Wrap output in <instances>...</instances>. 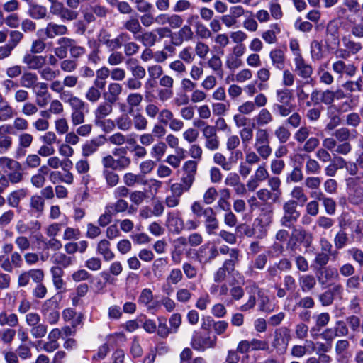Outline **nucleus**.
Returning a JSON list of instances; mask_svg holds the SVG:
<instances>
[{"label":"nucleus","instance_id":"nucleus-38","mask_svg":"<svg viewBox=\"0 0 363 363\" xmlns=\"http://www.w3.org/2000/svg\"><path fill=\"white\" fill-rule=\"evenodd\" d=\"M128 113H123L116 119L117 128L122 131H129L132 129L133 118Z\"/></svg>","mask_w":363,"mask_h":363},{"label":"nucleus","instance_id":"nucleus-40","mask_svg":"<svg viewBox=\"0 0 363 363\" xmlns=\"http://www.w3.org/2000/svg\"><path fill=\"white\" fill-rule=\"evenodd\" d=\"M26 190L23 189L11 192L7 197L8 204L13 208L18 207L20 203V201L26 197Z\"/></svg>","mask_w":363,"mask_h":363},{"label":"nucleus","instance_id":"nucleus-48","mask_svg":"<svg viewBox=\"0 0 363 363\" xmlns=\"http://www.w3.org/2000/svg\"><path fill=\"white\" fill-rule=\"evenodd\" d=\"M350 241L347 233L342 229L340 230L334 238V245L337 250L345 247Z\"/></svg>","mask_w":363,"mask_h":363},{"label":"nucleus","instance_id":"nucleus-25","mask_svg":"<svg viewBox=\"0 0 363 363\" xmlns=\"http://www.w3.org/2000/svg\"><path fill=\"white\" fill-rule=\"evenodd\" d=\"M28 15L35 20H40L44 19L47 16V8L44 6L32 3V1L28 4Z\"/></svg>","mask_w":363,"mask_h":363},{"label":"nucleus","instance_id":"nucleus-56","mask_svg":"<svg viewBox=\"0 0 363 363\" xmlns=\"http://www.w3.org/2000/svg\"><path fill=\"white\" fill-rule=\"evenodd\" d=\"M9 40L7 43L13 50L18 46V45L22 41L24 38V35L22 32L17 30H12L9 32Z\"/></svg>","mask_w":363,"mask_h":363},{"label":"nucleus","instance_id":"nucleus-1","mask_svg":"<svg viewBox=\"0 0 363 363\" xmlns=\"http://www.w3.org/2000/svg\"><path fill=\"white\" fill-rule=\"evenodd\" d=\"M298 203L295 200H288L283 204V214L279 220L282 227L294 228L295 223L301 216V213L297 210Z\"/></svg>","mask_w":363,"mask_h":363},{"label":"nucleus","instance_id":"nucleus-22","mask_svg":"<svg viewBox=\"0 0 363 363\" xmlns=\"http://www.w3.org/2000/svg\"><path fill=\"white\" fill-rule=\"evenodd\" d=\"M68 29L65 25H60L52 22L47 24L45 28V33L48 38H54L57 35H65Z\"/></svg>","mask_w":363,"mask_h":363},{"label":"nucleus","instance_id":"nucleus-4","mask_svg":"<svg viewBox=\"0 0 363 363\" xmlns=\"http://www.w3.org/2000/svg\"><path fill=\"white\" fill-rule=\"evenodd\" d=\"M50 9L53 15L58 16L62 21H74L79 16L77 11L71 10L59 1L50 4Z\"/></svg>","mask_w":363,"mask_h":363},{"label":"nucleus","instance_id":"nucleus-32","mask_svg":"<svg viewBox=\"0 0 363 363\" xmlns=\"http://www.w3.org/2000/svg\"><path fill=\"white\" fill-rule=\"evenodd\" d=\"M18 325V318L16 313H9L6 311L0 313V325H8L10 328L16 327Z\"/></svg>","mask_w":363,"mask_h":363},{"label":"nucleus","instance_id":"nucleus-8","mask_svg":"<svg viewBox=\"0 0 363 363\" xmlns=\"http://www.w3.org/2000/svg\"><path fill=\"white\" fill-rule=\"evenodd\" d=\"M194 36V31L190 26L184 25L177 32L171 35V43L175 46H179L184 41L191 40Z\"/></svg>","mask_w":363,"mask_h":363},{"label":"nucleus","instance_id":"nucleus-64","mask_svg":"<svg viewBox=\"0 0 363 363\" xmlns=\"http://www.w3.org/2000/svg\"><path fill=\"white\" fill-rule=\"evenodd\" d=\"M196 35L201 39H208L212 36L211 31L203 23H197L194 26Z\"/></svg>","mask_w":363,"mask_h":363},{"label":"nucleus","instance_id":"nucleus-26","mask_svg":"<svg viewBox=\"0 0 363 363\" xmlns=\"http://www.w3.org/2000/svg\"><path fill=\"white\" fill-rule=\"evenodd\" d=\"M111 243L108 240L103 239L97 244V252L102 255L105 261H110L115 257L114 253L111 250Z\"/></svg>","mask_w":363,"mask_h":363},{"label":"nucleus","instance_id":"nucleus-12","mask_svg":"<svg viewBox=\"0 0 363 363\" xmlns=\"http://www.w3.org/2000/svg\"><path fill=\"white\" fill-rule=\"evenodd\" d=\"M23 63L31 70H40L46 64V57L43 55L26 54L23 57Z\"/></svg>","mask_w":363,"mask_h":363},{"label":"nucleus","instance_id":"nucleus-58","mask_svg":"<svg viewBox=\"0 0 363 363\" xmlns=\"http://www.w3.org/2000/svg\"><path fill=\"white\" fill-rule=\"evenodd\" d=\"M292 200L305 203L308 201V196L302 186H296L293 188L291 192Z\"/></svg>","mask_w":363,"mask_h":363},{"label":"nucleus","instance_id":"nucleus-39","mask_svg":"<svg viewBox=\"0 0 363 363\" xmlns=\"http://www.w3.org/2000/svg\"><path fill=\"white\" fill-rule=\"evenodd\" d=\"M51 261L53 264L67 268L73 263V258L66 255L62 252H56L52 257Z\"/></svg>","mask_w":363,"mask_h":363},{"label":"nucleus","instance_id":"nucleus-17","mask_svg":"<svg viewBox=\"0 0 363 363\" xmlns=\"http://www.w3.org/2000/svg\"><path fill=\"white\" fill-rule=\"evenodd\" d=\"M122 91L123 87L121 84L112 82L108 84L107 91L103 94V96L105 100L115 104L119 100Z\"/></svg>","mask_w":363,"mask_h":363},{"label":"nucleus","instance_id":"nucleus-46","mask_svg":"<svg viewBox=\"0 0 363 363\" xmlns=\"http://www.w3.org/2000/svg\"><path fill=\"white\" fill-rule=\"evenodd\" d=\"M102 175L106 181V185L113 188L119 183V175L114 170L104 169Z\"/></svg>","mask_w":363,"mask_h":363},{"label":"nucleus","instance_id":"nucleus-5","mask_svg":"<svg viewBox=\"0 0 363 363\" xmlns=\"http://www.w3.org/2000/svg\"><path fill=\"white\" fill-rule=\"evenodd\" d=\"M218 256V250L215 245L209 243L201 245L196 253L197 261L201 264H208Z\"/></svg>","mask_w":363,"mask_h":363},{"label":"nucleus","instance_id":"nucleus-53","mask_svg":"<svg viewBox=\"0 0 363 363\" xmlns=\"http://www.w3.org/2000/svg\"><path fill=\"white\" fill-rule=\"evenodd\" d=\"M0 164L7 168L11 172L16 170H22V167L18 161L6 157H0Z\"/></svg>","mask_w":363,"mask_h":363},{"label":"nucleus","instance_id":"nucleus-11","mask_svg":"<svg viewBox=\"0 0 363 363\" xmlns=\"http://www.w3.org/2000/svg\"><path fill=\"white\" fill-rule=\"evenodd\" d=\"M182 170L184 174L181 178V182H183L191 186L195 180V175L197 170V162L194 160L186 161L182 167Z\"/></svg>","mask_w":363,"mask_h":363},{"label":"nucleus","instance_id":"nucleus-6","mask_svg":"<svg viewBox=\"0 0 363 363\" xmlns=\"http://www.w3.org/2000/svg\"><path fill=\"white\" fill-rule=\"evenodd\" d=\"M41 313L45 320L51 324H55L60 318L57 301L48 299L42 306Z\"/></svg>","mask_w":363,"mask_h":363},{"label":"nucleus","instance_id":"nucleus-14","mask_svg":"<svg viewBox=\"0 0 363 363\" xmlns=\"http://www.w3.org/2000/svg\"><path fill=\"white\" fill-rule=\"evenodd\" d=\"M295 69L294 71L303 79L311 77L313 74L312 67L307 64L301 55H298L294 58Z\"/></svg>","mask_w":363,"mask_h":363},{"label":"nucleus","instance_id":"nucleus-54","mask_svg":"<svg viewBox=\"0 0 363 363\" xmlns=\"http://www.w3.org/2000/svg\"><path fill=\"white\" fill-rule=\"evenodd\" d=\"M107 206L109 208L111 213L116 215L127 211L128 208V203L123 199H119L116 201V203L109 204Z\"/></svg>","mask_w":363,"mask_h":363},{"label":"nucleus","instance_id":"nucleus-16","mask_svg":"<svg viewBox=\"0 0 363 363\" xmlns=\"http://www.w3.org/2000/svg\"><path fill=\"white\" fill-rule=\"evenodd\" d=\"M311 198H314L318 201H321L325 208V212L329 215H333L336 209L335 201L331 199L326 197L321 191H311L310 194Z\"/></svg>","mask_w":363,"mask_h":363},{"label":"nucleus","instance_id":"nucleus-19","mask_svg":"<svg viewBox=\"0 0 363 363\" xmlns=\"http://www.w3.org/2000/svg\"><path fill=\"white\" fill-rule=\"evenodd\" d=\"M269 57L272 61V65L278 69L282 70L285 67L286 56L284 52L280 48L272 49L269 52Z\"/></svg>","mask_w":363,"mask_h":363},{"label":"nucleus","instance_id":"nucleus-36","mask_svg":"<svg viewBox=\"0 0 363 363\" xmlns=\"http://www.w3.org/2000/svg\"><path fill=\"white\" fill-rule=\"evenodd\" d=\"M306 173L308 175H316L320 174L321 171V166L318 161L315 159L311 158L309 155H306Z\"/></svg>","mask_w":363,"mask_h":363},{"label":"nucleus","instance_id":"nucleus-61","mask_svg":"<svg viewBox=\"0 0 363 363\" xmlns=\"http://www.w3.org/2000/svg\"><path fill=\"white\" fill-rule=\"evenodd\" d=\"M274 111H277L281 117L289 116L294 111V106L290 104H274L273 105Z\"/></svg>","mask_w":363,"mask_h":363},{"label":"nucleus","instance_id":"nucleus-23","mask_svg":"<svg viewBox=\"0 0 363 363\" xmlns=\"http://www.w3.org/2000/svg\"><path fill=\"white\" fill-rule=\"evenodd\" d=\"M38 83V77L35 73L26 72L21 76L20 84L23 88L35 90Z\"/></svg>","mask_w":363,"mask_h":363},{"label":"nucleus","instance_id":"nucleus-3","mask_svg":"<svg viewBox=\"0 0 363 363\" xmlns=\"http://www.w3.org/2000/svg\"><path fill=\"white\" fill-rule=\"evenodd\" d=\"M217 345V337L216 335L203 336L200 333H196L191 341V347L198 351H204L206 349L214 348Z\"/></svg>","mask_w":363,"mask_h":363},{"label":"nucleus","instance_id":"nucleus-31","mask_svg":"<svg viewBox=\"0 0 363 363\" xmlns=\"http://www.w3.org/2000/svg\"><path fill=\"white\" fill-rule=\"evenodd\" d=\"M123 28L131 33L134 35L135 38H136V36H138L143 30L139 20L133 16L130 17L123 23Z\"/></svg>","mask_w":363,"mask_h":363},{"label":"nucleus","instance_id":"nucleus-21","mask_svg":"<svg viewBox=\"0 0 363 363\" xmlns=\"http://www.w3.org/2000/svg\"><path fill=\"white\" fill-rule=\"evenodd\" d=\"M333 70L340 74H345L349 77L355 74L357 68L353 64H346L342 60H337L333 64Z\"/></svg>","mask_w":363,"mask_h":363},{"label":"nucleus","instance_id":"nucleus-41","mask_svg":"<svg viewBox=\"0 0 363 363\" xmlns=\"http://www.w3.org/2000/svg\"><path fill=\"white\" fill-rule=\"evenodd\" d=\"M255 123H252L251 126L242 128L240 132V140L244 147H247L252 140Z\"/></svg>","mask_w":363,"mask_h":363},{"label":"nucleus","instance_id":"nucleus-35","mask_svg":"<svg viewBox=\"0 0 363 363\" xmlns=\"http://www.w3.org/2000/svg\"><path fill=\"white\" fill-rule=\"evenodd\" d=\"M316 285V280L312 274H305L299 277V286L303 292L311 291Z\"/></svg>","mask_w":363,"mask_h":363},{"label":"nucleus","instance_id":"nucleus-43","mask_svg":"<svg viewBox=\"0 0 363 363\" xmlns=\"http://www.w3.org/2000/svg\"><path fill=\"white\" fill-rule=\"evenodd\" d=\"M344 47L351 53V55H356L362 49V45L359 42H356L350 37L344 36L342 38Z\"/></svg>","mask_w":363,"mask_h":363},{"label":"nucleus","instance_id":"nucleus-57","mask_svg":"<svg viewBox=\"0 0 363 363\" xmlns=\"http://www.w3.org/2000/svg\"><path fill=\"white\" fill-rule=\"evenodd\" d=\"M269 143V133L267 129L258 128L255 134L254 146Z\"/></svg>","mask_w":363,"mask_h":363},{"label":"nucleus","instance_id":"nucleus-59","mask_svg":"<svg viewBox=\"0 0 363 363\" xmlns=\"http://www.w3.org/2000/svg\"><path fill=\"white\" fill-rule=\"evenodd\" d=\"M268 186L270 187L271 190L273 191L274 193V201L279 199L281 194L280 186H281V180L277 177H272L268 179Z\"/></svg>","mask_w":363,"mask_h":363},{"label":"nucleus","instance_id":"nucleus-20","mask_svg":"<svg viewBox=\"0 0 363 363\" xmlns=\"http://www.w3.org/2000/svg\"><path fill=\"white\" fill-rule=\"evenodd\" d=\"M338 277V272L336 269L332 267H323L317 270V278L320 284H325L328 281Z\"/></svg>","mask_w":363,"mask_h":363},{"label":"nucleus","instance_id":"nucleus-44","mask_svg":"<svg viewBox=\"0 0 363 363\" xmlns=\"http://www.w3.org/2000/svg\"><path fill=\"white\" fill-rule=\"evenodd\" d=\"M167 149V146L166 143L162 141H159L152 147L150 155L156 161H160L165 154Z\"/></svg>","mask_w":363,"mask_h":363},{"label":"nucleus","instance_id":"nucleus-24","mask_svg":"<svg viewBox=\"0 0 363 363\" xmlns=\"http://www.w3.org/2000/svg\"><path fill=\"white\" fill-rule=\"evenodd\" d=\"M267 260V256L265 254H260L257 255L252 262V265L248 267V268L245 271V274L248 277H252L254 274H256L255 269L258 270L263 269L266 266Z\"/></svg>","mask_w":363,"mask_h":363},{"label":"nucleus","instance_id":"nucleus-37","mask_svg":"<svg viewBox=\"0 0 363 363\" xmlns=\"http://www.w3.org/2000/svg\"><path fill=\"white\" fill-rule=\"evenodd\" d=\"M15 110L6 101L0 105V122H6L12 119L15 116Z\"/></svg>","mask_w":363,"mask_h":363},{"label":"nucleus","instance_id":"nucleus-63","mask_svg":"<svg viewBox=\"0 0 363 363\" xmlns=\"http://www.w3.org/2000/svg\"><path fill=\"white\" fill-rule=\"evenodd\" d=\"M274 135L279 143H285L290 138L291 133L286 127L281 125L274 130Z\"/></svg>","mask_w":363,"mask_h":363},{"label":"nucleus","instance_id":"nucleus-9","mask_svg":"<svg viewBox=\"0 0 363 363\" xmlns=\"http://www.w3.org/2000/svg\"><path fill=\"white\" fill-rule=\"evenodd\" d=\"M357 178L350 179L352 184L350 189L348 201L352 205L362 207L363 186L357 183Z\"/></svg>","mask_w":363,"mask_h":363},{"label":"nucleus","instance_id":"nucleus-50","mask_svg":"<svg viewBox=\"0 0 363 363\" xmlns=\"http://www.w3.org/2000/svg\"><path fill=\"white\" fill-rule=\"evenodd\" d=\"M191 187V186L184 183L183 182H181L180 183H174L170 186V191L172 192L171 195L180 199V197L183 195V194L188 191Z\"/></svg>","mask_w":363,"mask_h":363},{"label":"nucleus","instance_id":"nucleus-60","mask_svg":"<svg viewBox=\"0 0 363 363\" xmlns=\"http://www.w3.org/2000/svg\"><path fill=\"white\" fill-rule=\"evenodd\" d=\"M125 57L121 52L115 50L108 57V63L111 66H117L125 62Z\"/></svg>","mask_w":363,"mask_h":363},{"label":"nucleus","instance_id":"nucleus-29","mask_svg":"<svg viewBox=\"0 0 363 363\" xmlns=\"http://www.w3.org/2000/svg\"><path fill=\"white\" fill-rule=\"evenodd\" d=\"M113 104L106 100L100 103L94 111L96 119H103L109 116L113 111Z\"/></svg>","mask_w":363,"mask_h":363},{"label":"nucleus","instance_id":"nucleus-27","mask_svg":"<svg viewBox=\"0 0 363 363\" xmlns=\"http://www.w3.org/2000/svg\"><path fill=\"white\" fill-rule=\"evenodd\" d=\"M327 38L325 40L328 47L331 44L337 45L339 43L338 28L335 23L330 21L326 27Z\"/></svg>","mask_w":363,"mask_h":363},{"label":"nucleus","instance_id":"nucleus-51","mask_svg":"<svg viewBox=\"0 0 363 363\" xmlns=\"http://www.w3.org/2000/svg\"><path fill=\"white\" fill-rule=\"evenodd\" d=\"M330 260V255L328 253L320 252H318L313 260L314 269L318 270L325 267Z\"/></svg>","mask_w":363,"mask_h":363},{"label":"nucleus","instance_id":"nucleus-28","mask_svg":"<svg viewBox=\"0 0 363 363\" xmlns=\"http://www.w3.org/2000/svg\"><path fill=\"white\" fill-rule=\"evenodd\" d=\"M132 118V128L138 131H143L147 129L148 125V121L145 116H144L139 111H133L132 113H129Z\"/></svg>","mask_w":363,"mask_h":363},{"label":"nucleus","instance_id":"nucleus-42","mask_svg":"<svg viewBox=\"0 0 363 363\" xmlns=\"http://www.w3.org/2000/svg\"><path fill=\"white\" fill-rule=\"evenodd\" d=\"M143 96L140 93L133 92L128 95L126 102L128 106V113H132L134 108L140 106Z\"/></svg>","mask_w":363,"mask_h":363},{"label":"nucleus","instance_id":"nucleus-47","mask_svg":"<svg viewBox=\"0 0 363 363\" xmlns=\"http://www.w3.org/2000/svg\"><path fill=\"white\" fill-rule=\"evenodd\" d=\"M276 99L277 104H290L293 99L292 91L288 89H278L276 91Z\"/></svg>","mask_w":363,"mask_h":363},{"label":"nucleus","instance_id":"nucleus-33","mask_svg":"<svg viewBox=\"0 0 363 363\" xmlns=\"http://www.w3.org/2000/svg\"><path fill=\"white\" fill-rule=\"evenodd\" d=\"M255 125L264 126L274 121L272 113L267 108H262L255 118Z\"/></svg>","mask_w":363,"mask_h":363},{"label":"nucleus","instance_id":"nucleus-7","mask_svg":"<svg viewBox=\"0 0 363 363\" xmlns=\"http://www.w3.org/2000/svg\"><path fill=\"white\" fill-rule=\"evenodd\" d=\"M203 223L206 233L208 235H214L219 228V220L217 218L216 212L211 208H206V213L203 216Z\"/></svg>","mask_w":363,"mask_h":363},{"label":"nucleus","instance_id":"nucleus-10","mask_svg":"<svg viewBox=\"0 0 363 363\" xmlns=\"http://www.w3.org/2000/svg\"><path fill=\"white\" fill-rule=\"evenodd\" d=\"M13 127L10 124L0 125V152H6L12 146L13 139L9 135Z\"/></svg>","mask_w":363,"mask_h":363},{"label":"nucleus","instance_id":"nucleus-49","mask_svg":"<svg viewBox=\"0 0 363 363\" xmlns=\"http://www.w3.org/2000/svg\"><path fill=\"white\" fill-rule=\"evenodd\" d=\"M239 250L238 249H232L230 259H226L222 268L227 272L230 273L234 271L235 263L238 261Z\"/></svg>","mask_w":363,"mask_h":363},{"label":"nucleus","instance_id":"nucleus-2","mask_svg":"<svg viewBox=\"0 0 363 363\" xmlns=\"http://www.w3.org/2000/svg\"><path fill=\"white\" fill-rule=\"evenodd\" d=\"M272 223V212L261 215L253 223L254 237L257 239H263L267 235L268 228Z\"/></svg>","mask_w":363,"mask_h":363},{"label":"nucleus","instance_id":"nucleus-34","mask_svg":"<svg viewBox=\"0 0 363 363\" xmlns=\"http://www.w3.org/2000/svg\"><path fill=\"white\" fill-rule=\"evenodd\" d=\"M30 207L33 213L37 216L43 214L45 208L44 199L40 195H33L30 197Z\"/></svg>","mask_w":363,"mask_h":363},{"label":"nucleus","instance_id":"nucleus-15","mask_svg":"<svg viewBox=\"0 0 363 363\" xmlns=\"http://www.w3.org/2000/svg\"><path fill=\"white\" fill-rule=\"evenodd\" d=\"M291 240H295L299 243H303L306 247H308L311 245V243L313 240V235L308 232H307L305 229L300 228H296L294 227Z\"/></svg>","mask_w":363,"mask_h":363},{"label":"nucleus","instance_id":"nucleus-55","mask_svg":"<svg viewBox=\"0 0 363 363\" xmlns=\"http://www.w3.org/2000/svg\"><path fill=\"white\" fill-rule=\"evenodd\" d=\"M183 277L182 271L179 268H174L169 272L166 281L169 284L176 285L183 279Z\"/></svg>","mask_w":363,"mask_h":363},{"label":"nucleus","instance_id":"nucleus-45","mask_svg":"<svg viewBox=\"0 0 363 363\" xmlns=\"http://www.w3.org/2000/svg\"><path fill=\"white\" fill-rule=\"evenodd\" d=\"M100 142L96 139L87 141L83 145L82 152L84 157H89L96 152L98 148L101 146Z\"/></svg>","mask_w":363,"mask_h":363},{"label":"nucleus","instance_id":"nucleus-13","mask_svg":"<svg viewBox=\"0 0 363 363\" xmlns=\"http://www.w3.org/2000/svg\"><path fill=\"white\" fill-rule=\"evenodd\" d=\"M291 340L290 330L287 328L277 329L274 332V338L272 346L276 349L282 347L285 349Z\"/></svg>","mask_w":363,"mask_h":363},{"label":"nucleus","instance_id":"nucleus-18","mask_svg":"<svg viewBox=\"0 0 363 363\" xmlns=\"http://www.w3.org/2000/svg\"><path fill=\"white\" fill-rule=\"evenodd\" d=\"M125 64L128 67V70L131 72V75L133 77L144 79L146 75L145 69L139 64L137 59L128 58L125 60Z\"/></svg>","mask_w":363,"mask_h":363},{"label":"nucleus","instance_id":"nucleus-30","mask_svg":"<svg viewBox=\"0 0 363 363\" xmlns=\"http://www.w3.org/2000/svg\"><path fill=\"white\" fill-rule=\"evenodd\" d=\"M135 39L141 42L145 47H152L158 41V38L154 30L145 31L136 36Z\"/></svg>","mask_w":363,"mask_h":363},{"label":"nucleus","instance_id":"nucleus-52","mask_svg":"<svg viewBox=\"0 0 363 363\" xmlns=\"http://www.w3.org/2000/svg\"><path fill=\"white\" fill-rule=\"evenodd\" d=\"M213 159L216 164L220 165L225 171H230L233 168L232 162L230 160H228L225 156L220 152L214 154Z\"/></svg>","mask_w":363,"mask_h":363},{"label":"nucleus","instance_id":"nucleus-62","mask_svg":"<svg viewBox=\"0 0 363 363\" xmlns=\"http://www.w3.org/2000/svg\"><path fill=\"white\" fill-rule=\"evenodd\" d=\"M40 77L46 81H52L60 74L58 70H54L50 67H43L39 71Z\"/></svg>","mask_w":363,"mask_h":363}]
</instances>
